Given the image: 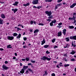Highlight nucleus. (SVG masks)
Returning <instances> with one entry per match:
<instances>
[{"mask_svg": "<svg viewBox=\"0 0 76 76\" xmlns=\"http://www.w3.org/2000/svg\"><path fill=\"white\" fill-rule=\"evenodd\" d=\"M45 13L47 15V16H49L48 17V19H52L53 18V15H52V12H51L47 11H45Z\"/></svg>", "mask_w": 76, "mask_h": 76, "instance_id": "nucleus-1", "label": "nucleus"}, {"mask_svg": "<svg viewBox=\"0 0 76 76\" xmlns=\"http://www.w3.org/2000/svg\"><path fill=\"white\" fill-rule=\"evenodd\" d=\"M41 60H44V61H45L46 60L48 61H50L51 59V58H49L45 56H44L42 58H41Z\"/></svg>", "mask_w": 76, "mask_h": 76, "instance_id": "nucleus-2", "label": "nucleus"}, {"mask_svg": "<svg viewBox=\"0 0 76 76\" xmlns=\"http://www.w3.org/2000/svg\"><path fill=\"white\" fill-rule=\"evenodd\" d=\"M39 0H34L32 2L33 4H37L38 3V1Z\"/></svg>", "mask_w": 76, "mask_h": 76, "instance_id": "nucleus-3", "label": "nucleus"}, {"mask_svg": "<svg viewBox=\"0 0 76 76\" xmlns=\"http://www.w3.org/2000/svg\"><path fill=\"white\" fill-rule=\"evenodd\" d=\"M2 67V69H4V70H7V69H9V67L7 66H6L4 65H3Z\"/></svg>", "mask_w": 76, "mask_h": 76, "instance_id": "nucleus-4", "label": "nucleus"}, {"mask_svg": "<svg viewBox=\"0 0 76 76\" xmlns=\"http://www.w3.org/2000/svg\"><path fill=\"white\" fill-rule=\"evenodd\" d=\"M61 5H62V4H61V3L59 4H57V5L55 6V9H58V7H59V6H61Z\"/></svg>", "mask_w": 76, "mask_h": 76, "instance_id": "nucleus-5", "label": "nucleus"}, {"mask_svg": "<svg viewBox=\"0 0 76 76\" xmlns=\"http://www.w3.org/2000/svg\"><path fill=\"white\" fill-rule=\"evenodd\" d=\"M8 39L9 40H13L14 39V37L12 36H8L7 37Z\"/></svg>", "mask_w": 76, "mask_h": 76, "instance_id": "nucleus-6", "label": "nucleus"}, {"mask_svg": "<svg viewBox=\"0 0 76 76\" xmlns=\"http://www.w3.org/2000/svg\"><path fill=\"white\" fill-rule=\"evenodd\" d=\"M18 9L15 8L12 9V11H13L14 13H15L18 11Z\"/></svg>", "mask_w": 76, "mask_h": 76, "instance_id": "nucleus-7", "label": "nucleus"}, {"mask_svg": "<svg viewBox=\"0 0 76 76\" xmlns=\"http://www.w3.org/2000/svg\"><path fill=\"white\" fill-rule=\"evenodd\" d=\"M66 29H65L63 30L62 33L64 35H66Z\"/></svg>", "mask_w": 76, "mask_h": 76, "instance_id": "nucleus-8", "label": "nucleus"}, {"mask_svg": "<svg viewBox=\"0 0 76 76\" xmlns=\"http://www.w3.org/2000/svg\"><path fill=\"white\" fill-rule=\"evenodd\" d=\"M19 4V2H15V3L13 4H12V5H13L14 6H18V4Z\"/></svg>", "mask_w": 76, "mask_h": 76, "instance_id": "nucleus-9", "label": "nucleus"}, {"mask_svg": "<svg viewBox=\"0 0 76 76\" xmlns=\"http://www.w3.org/2000/svg\"><path fill=\"white\" fill-rule=\"evenodd\" d=\"M76 5V3H74L70 6V8H73V7Z\"/></svg>", "mask_w": 76, "mask_h": 76, "instance_id": "nucleus-10", "label": "nucleus"}, {"mask_svg": "<svg viewBox=\"0 0 76 76\" xmlns=\"http://www.w3.org/2000/svg\"><path fill=\"white\" fill-rule=\"evenodd\" d=\"M45 43V39H43L42 41L41 45H43Z\"/></svg>", "mask_w": 76, "mask_h": 76, "instance_id": "nucleus-11", "label": "nucleus"}, {"mask_svg": "<svg viewBox=\"0 0 76 76\" xmlns=\"http://www.w3.org/2000/svg\"><path fill=\"white\" fill-rule=\"evenodd\" d=\"M1 18L2 19H4V18H6V16H5V15H4L3 14H2L1 15Z\"/></svg>", "mask_w": 76, "mask_h": 76, "instance_id": "nucleus-12", "label": "nucleus"}, {"mask_svg": "<svg viewBox=\"0 0 76 76\" xmlns=\"http://www.w3.org/2000/svg\"><path fill=\"white\" fill-rule=\"evenodd\" d=\"M20 73H22V74H23V73H24L25 70H24V69H22L20 71Z\"/></svg>", "mask_w": 76, "mask_h": 76, "instance_id": "nucleus-13", "label": "nucleus"}, {"mask_svg": "<svg viewBox=\"0 0 76 76\" xmlns=\"http://www.w3.org/2000/svg\"><path fill=\"white\" fill-rule=\"evenodd\" d=\"M61 32H58V37H60V36H61Z\"/></svg>", "mask_w": 76, "mask_h": 76, "instance_id": "nucleus-14", "label": "nucleus"}, {"mask_svg": "<svg viewBox=\"0 0 76 76\" xmlns=\"http://www.w3.org/2000/svg\"><path fill=\"white\" fill-rule=\"evenodd\" d=\"M28 66H25L24 65L23 66V69L24 70H26L27 69H28Z\"/></svg>", "mask_w": 76, "mask_h": 76, "instance_id": "nucleus-15", "label": "nucleus"}, {"mask_svg": "<svg viewBox=\"0 0 76 76\" xmlns=\"http://www.w3.org/2000/svg\"><path fill=\"white\" fill-rule=\"evenodd\" d=\"M3 19H1V18H0V24L1 25L3 24Z\"/></svg>", "mask_w": 76, "mask_h": 76, "instance_id": "nucleus-16", "label": "nucleus"}, {"mask_svg": "<svg viewBox=\"0 0 76 76\" xmlns=\"http://www.w3.org/2000/svg\"><path fill=\"white\" fill-rule=\"evenodd\" d=\"M21 37V34H19L18 35L17 37L16 38L18 39V38H20Z\"/></svg>", "mask_w": 76, "mask_h": 76, "instance_id": "nucleus-17", "label": "nucleus"}, {"mask_svg": "<svg viewBox=\"0 0 76 76\" xmlns=\"http://www.w3.org/2000/svg\"><path fill=\"white\" fill-rule=\"evenodd\" d=\"M53 1L52 0H45V2H49L51 3Z\"/></svg>", "mask_w": 76, "mask_h": 76, "instance_id": "nucleus-18", "label": "nucleus"}, {"mask_svg": "<svg viewBox=\"0 0 76 76\" xmlns=\"http://www.w3.org/2000/svg\"><path fill=\"white\" fill-rule=\"evenodd\" d=\"M65 39L66 40V41L67 42H69V40H70V39L69 37L65 38Z\"/></svg>", "mask_w": 76, "mask_h": 76, "instance_id": "nucleus-19", "label": "nucleus"}, {"mask_svg": "<svg viewBox=\"0 0 76 76\" xmlns=\"http://www.w3.org/2000/svg\"><path fill=\"white\" fill-rule=\"evenodd\" d=\"M72 47H76V44H74V45L73 44V42H72Z\"/></svg>", "mask_w": 76, "mask_h": 76, "instance_id": "nucleus-20", "label": "nucleus"}, {"mask_svg": "<svg viewBox=\"0 0 76 76\" xmlns=\"http://www.w3.org/2000/svg\"><path fill=\"white\" fill-rule=\"evenodd\" d=\"M57 21H56V20H53L52 21V23H56Z\"/></svg>", "mask_w": 76, "mask_h": 76, "instance_id": "nucleus-21", "label": "nucleus"}, {"mask_svg": "<svg viewBox=\"0 0 76 76\" xmlns=\"http://www.w3.org/2000/svg\"><path fill=\"white\" fill-rule=\"evenodd\" d=\"M48 47H49V45H45L44 46V47L45 48H48Z\"/></svg>", "mask_w": 76, "mask_h": 76, "instance_id": "nucleus-22", "label": "nucleus"}, {"mask_svg": "<svg viewBox=\"0 0 76 76\" xmlns=\"http://www.w3.org/2000/svg\"><path fill=\"white\" fill-rule=\"evenodd\" d=\"M10 46H11V45H7V48H12V47H10Z\"/></svg>", "mask_w": 76, "mask_h": 76, "instance_id": "nucleus-23", "label": "nucleus"}, {"mask_svg": "<svg viewBox=\"0 0 76 76\" xmlns=\"http://www.w3.org/2000/svg\"><path fill=\"white\" fill-rule=\"evenodd\" d=\"M13 36L14 37H16V36H18V34L16 33H13Z\"/></svg>", "mask_w": 76, "mask_h": 76, "instance_id": "nucleus-24", "label": "nucleus"}, {"mask_svg": "<svg viewBox=\"0 0 76 76\" xmlns=\"http://www.w3.org/2000/svg\"><path fill=\"white\" fill-rule=\"evenodd\" d=\"M69 28L70 29H73V28H74V26H69Z\"/></svg>", "mask_w": 76, "mask_h": 76, "instance_id": "nucleus-25", "label": "nucleus"}, {"mask_svg": "<svg viewBox=\"0 0 76 76\" xmlns=\"http://www.w3.org/2000/svg\"><path fill=\"white\" fill-rule=\"evenodd\" d=\"M39 32V30L38 29H36L34 31V33H37Z\"/></svg>", "mask_w": 76, "mask_h": 76, "instance_id": "nucleus-26", "label": "nucleus"}, {"mask_svg": "<svg viewBox=\"0 0 76 76\" xmlns=\"http://www.w3.org/2000/svg\"><path fill=\"white\" fill-rule=\"evenodd\" d=\"M27 70H29V72H31V73H32V72H33L32 70H31V69H28Z\"/></svg>", "mask_w": 76, "mask_h": 76, "instance_id": "nucleus-27", "label": "nucleus"}, {"mask_svg": "<svg viewBox=\"0 0 76 76\" xmlns=\"http://www.w3.org/2000/svg\"><path fill=\"white\" fill-rule=\"evenodd\" d=\"M70 66V64H65L64 65V67H67L68 66Z\"/></svg>", "mask_w": 76, "mask_h": 76, "instance_id": "nucleus-28", "label": "nucleus"}, {"mask_svg": "<svg viewBox=\"0 0 76 76\" xmlns=\"http://www.w3.org/2000/svg\"><path fill=\"white\" fill-rule=\"evenodd\" d=\"M70 39H74L73 36H70L69 37Z\"/></svg>", "mask_w": 76, "mask_h": 76, "instance_id": "nucleus-29", "label": "nucleus"}, {"mask_svg": "<svg viewBox=\"0 0 76 76\" xmlns=\"http://www.w3.org/2000/svg\"><path fill=\"white\" fill-rule=\"evenodd\" d=\"M75 51H72L70 53V54H71L73 55L75 53Z\"/></svg>", "mask_w": 76, "mask_h": 76, "instance_id": "nucleus-30", "label": "nucleus"}, {"mask_svg": "<svg viewBox=\"0 0 76 76\" xmlns=\"http://www.w3.org/2000/svg\"><path fill=\"white\" fill-rule=\"evenodd\" d=\"M50 26H54V25H53V23L52 22H51L50 23Z\"/></svg>", "mask_w": 76, "mask_h": 76, "instance_id": "nucleus-31", "label": "nucleus"}, {"mask_svg": "<svg viewBox=\"0 0 76 76\" xmlns=\"http://www.w3.org/2000/svg\"><path fill=\"white\" fill-rule=\"evenodd\" d=\"M42 6H39L37 7V9H41V8H42Z\"/></svg>", "mask_w": 76, "mask_h": 76, "instance_id": "nucleus-32", "label": "nucleus"}, {"mask_svg": "<svg viewBox=\"0 0 76 76\" xmlns=\"http://www.w3.org/2000/svg\"><path fill=\"white\" fill-rule=\"evenodd\" d=\"M20 30H21V29L19 27L17 28V31H20Z\"/></svg>", "mask_w": 76, "mask_h": 76, "instance_id": "nucleus-33", "label": "nucleus"}, {"mask_svg": "<svg viewBox=\"0 0 76 76\" xmlns=\"http://www.w3.org/2000/svg\"><path fill=\"white\" fill-rule=\"evenodd\" d=\"M45 75H48V73H47V71H45Z\"/></svg>", "mask_w": 76, "mask_h": 76, "instance_id": "nucleus-34", "label": "nucleus"}, {"mask_svg": "<svg viewBox=\"0 0 76 76\" xmlns=\"http://www.w3.org/2000/svg\"><path fill=\"white\" fill-rule=\"evenodd\" d=\"M71 61H75V59L73 58L72 59H71Z\"/></svg>", "mask_w": 76, "mask_h": 76, "instance_id": "nucleus-35", "label": "nucleus"}, {"mask_svg": "<svg viewBox=\"0 0 76 76\" xmlns=\"http://www.w3.org/2000/svg\"><path fill=\"white\" fill-rule=\"evenodd\" d=\"M46 20H47V21H48L49 22H50L51 21V20L50 19H46Z\"/></svg>", "mask_w": 76, "mask_h": 76, "instance_id": "nucleus-36", "label": "nucleus"}, {"mask_svg": "<svg viewBox=\"0 0 76 76\" xmlns=\"http://www.w3.org/2000/svg\"><path fill=\"white\" fill-rule=\"evenodd\" d=\"M55 40H56V39H53L52 40V42H53V43H54V42H55Z\"/></svg>", "mask_w": 76, "mask_h": 76, "instance_id": "nucleus-37", "label": "nucleus"}, {"mask_svg": "<svg viewBox=\"0 0 76 76\" xmlns=\"http://www.w3.org/2000/svg\"><path fill=\"white\" fill-rule=\"evenodd\" d=\"M26 61H29V59L28 58H26Z\"/></svg>", "mask_w": 76, "mask_h": 76, "instance_id": "nucleus-38", "label": "nucleus"}, {"mask_svg": "<svg viewBox=\"0 0 76 76\" xmlns=\"http://www.w3.org/2000/svg\"><path fill=\"white\" fill-rule=\"evenodd\" d=\"M33 23H34V22L32 20L31 21L30 23L31 25H32V24H33Z\"/></svg>", "mask_w": 76, "mask_h": 76, "instance_id": "nucleus-39", "label": "nucleus"}, {"mask_svg": "<svg viewBox=\"0 0 76 76\" xmlns=\"http://www.w3.org/2000/svg\"><path fill=\"white\" fill-rule=\"evenodd\" d=\"M62 0H58L57 1V2L58 3H60L61 1H62Z\"/></svg>", "mask_w": 76, "mask_h": 76, "instance_id": "nucleus-40", "label": "nucleus"}, {"mask_svg": "<svg viewBox=\"0 0 76 76\" xmlns=\"http://www.w3.org/2000/svg\"><path fill=\"white\" fill-rule=\"evenodd\" d=\"M31 63H35V61H34L32 60H31Z\"/></svg>", "mask_w": 76, "mask_h": 76, "instance_id": "nucleus-41", "label": "nucleus"}, {"mask_svg": "<svg viewBox=\"0 0 76 76\" xmlns=\"http://www.w3.org/2000/svg\"><path fill=\"white\" fill-rule=\"evenodd\" d=\"M46 54H50V52L48 50H47L46 52Z\"/></svg>", "mask_w": 76, "mask_h": 76, "instance_id": "nucleus-42", "label": "nucleus"}, {"mask_svg": "<svg viewBox=\"0 0 76 76\" xmlns=\"http://www.w3.org/2000/svg\"><path fill=\"white\" fill-rule=\"evenodd\" d=\"M23 39L24 40V41H26L27 39V38H26V37H23Z\"/></svg>", "mask_w": 76, "mask_h": 76, "instance_id": "nucleus-43", "label": "nucleus"}, {"mask_svg": "<svg viewBox=\"0 0 76 76\" xmlns=\"http://www.w3.org/2000/svg\"><path fill=\"white\" fill-rule=\"evenodd\" d=\"M73 38L74 39H75V40H76V36H74Z\"/></svg>", "mask_w": 76, "mask_h": 76, "instance_id": "nucleus-44", "label": "nucleus"}, {"mask_svg": "<svg viewBox=\"0 0 76 76\" xmlns=\"http://www.w3.org/2000/svg\"><path fill=\"white\" fill-rule=\"evenodd\" d=\"M29 73V71L28 70H27L26 71V72H25V73H26V74H28Z\"/></svg>", "mask_w": 76, "mask_h": 76, "instance_id": "nucleus-45", "label": "nucleus"}, {"mask_svg": "<svg viewBox=\"0 0 76 76\" xmlns=\"http://www.w3.org/2000/svg\"><path fill=\"white\" fill-rule=\"evenodd\" d=\"M39 25H41L42 26H44V24L42 23H40L39 24Z\"/></svg>", "mask_w": 76, "mask_h": 76, "instance_id": "nucleus-46", "label": "nucleus"}, {"mask_svg": "<svg viewBox=\"0 0 76 76\" xmlns=\"http://www.w3.org/2000/svg\"><path fill=\"white\" fill-rule=\"evenodd\" d=\"M51 76H56V75H55V74L54 73H52L51 74Z\"/></svg>", "mask_w": 76, "mask_h": 76, "instance_id": "nucleus-47", "label": "nucleus"}, {"mask_svg": "<svg viewBox=\"0 0 76 76\" xmlns=\"http://www.w3.org/2000/svg\"><path fill=\"white\" fill-rule=\"evenodd\" d=\"M73 19H74V20H75V19L76 18V17H75V16H73Z\"/></svg>", "mask_w": 76, "mask_h": 76, "instance_id": "nucleus-48", "label": "nucleus"}, {"mask_svg": "<svg viewBox=\"0 0 76 76\" xmlns=\"http://www.w3.org/2000/svg\"><path fill=\"white\" fill-rule=\"evenodd\" d=\"M62 25V23H60L58 24L59 26H60V25Z\"/></svg>", "mask_w": 76, "mask_h": 76, "instance_id": "nucleus-49", "label": "nucleus"}, {"mask_svg": "<svg viewBox=\"0 0 76 76\" xmlns=\"http://www.w3.org/2000/svg\"><path fill=\"white\" fill-rule=\"evenodd\" d=\"M69 48V46H67L66 45L64 46V48Z\"/></svg>", "mask_w": 76, "mask_h": 76, "instance_id": "nucleus-50", "label": "nucleus"}, {"mask_svg": "<svg viewBox=\"0 0 76 76\" xmlns=\"http://www.w3.org/2000/svg\"><path fill=\"white\" fill-rule=\"evenodd\" d=\"M21 60L23 61H26V59H22Z\"/></svg>", "mask_w": 76, "mask_h": 76, "instance_id": "nucleus-51", "label": "nucleus"}, {"mask_svg": "<svg viewBox=\"0 0 76 76\" xmlns=\"http://www.w3.org/2000/svg\"><path fill=\"white\" fill-rule=\"evenodd\" d=\"M5 64H7L8 63V61H5Z\"/></svg>", "mask_w": 76, "mask_h": 76, "instance_id": "nucleus-52", "label": "nucleus"}, {"mask_svg": "<svg viewBox=\"0 0 76 76\" xmlns=\"http://www.w3.org/2000/svg\"><path fill=\"white\" fill-rule=\"evenodd\" d=\"M57 27L58 28H61L62 26H57Z\"/></svg>", "mask_w": 76, "mask_h": 76, "instance_id": "nucleus-53", "label": "nucleus"}, {"mask_svg": "<svg viewBox=\"0 0 76 76\" xmlns=\"http://www.w3.org/2000/svg\"><path fill=\"white\" fill-rule=\"evenodd\" d=\"M54 48H58V46H55L54 47Z\"/></svg>", "mask_w": 76, "mask_h": 76, "instance_id": "nucleus-54", "label": "nucleus"}, {"mask_svg": "<svg viewBox=\"0 0 76 76\" xmlns=\"http://www.w3.org/2000/svg\"><path fill=\"white\" fill-rule=\"evenodd\" d=\"M0 50H1V51H3V50H4V49L2 48H0Z\"/></svg>", "mask_w": 76, "mask_h": 76, "instance_id": "nucleus-55", "label": "nucleus"}, {"mask_svg": "<svg viewBox=\"0 0 76 76\" xmlns=\"http://www.w3.org/2000/svg\"><path fill=\"white\" fill-rule=\"evenodd\" d=\"M22 65H23L21 63H20V66H22Z\"/></svg>", "mask_w": 76, "mask_h": 76, "instance_id": "nucleus-56", "label": "nucleus"}, {"mask_svg": "<svg viewBox=\"0 0 76 76\" xmlns=\"http://www.w3.org/2000/svg\"><path fill=\"white\" fill-rule=\"evenodd\" d=\"M56 67H58V69H59L60 68V67H59V65H57L56 66Z\"/></svg>", "mask_w": 76, "mask_h": 76, "instance_id": "nucleus-57", "label": "nucleus"}, {"mask_svg": "<svg viewBox=\"0 0 76 76\" xmlns=\"http://www.w3.org/2000/svg\"><path fill=\"white\" fill-rule=\"evenodd\" d=\"M31 64H31V63H29L28 64V65L29 66H31Z\"/></svg>", "mask_w": 76, "mask_h": 76, "instance_id": "nucleus-58", "label": "nucleus"}, {"mask_svg": "<svg viewBox=\"0 0 76 76\" xmlns=\"http://www.w3.org/2000/svg\"><path fill=\"white\" fill-rule=\"evenodd\" d=\"M73 15H74V16H75V15H76V12L74 13L73 14Z\"/></svg>", "mask_w": 76, "mask_h": 76, "instance_id": "nucleus-59", "label": "nucleus"}, {"mask_svg": "<svg viewBox=\"0 0 76 76\" xmlns=\"http://www.w3.org/2000/svg\"><path fill=\"white\" fill-rule=\"evenodd\" d=\"M26 5L27 6H29V3H27L26 4Z\"/></svg>", "mask_w": 76, "mask_h": 76, "instance_id": "nucleus-60", "label": "nucleus"}, {"mask_svg": "<svg viewBox=\"0 0 76 76\" xmlns=\"http://www.w3.org/2000/svg\"><path fill=\"white\" fill-rule=\"evenodd\" d=\"M15 56H18V54H17V53H15Z\"/></svg>", "mask_w": 76, "mask_h": 76, "instance_id": "nucleus-61", "label": "nucleus"}, {"mask_svg": "<svg viewBox=\"0 0 76 76\" xmlns=\"http://www.w3.org/2000/svg\"><path fill=\"white\" fill-rule=\"evenodd\" d=\"M30 31L31 32H32L33 31H32V30L31 29H30Z\"/></svg>", "mask_w": 76, "mask_h": 76, "instance_id": "nucleus-62", "label": "nucleus"}, {"mask_svg": "<svg viewBox=\"0 0 76 76\" xmlns=\"http://www.w3.org/2000/svg\"><path fill=\"white\" fill-rule=\"evenodd\" d=\"M74 22H73V23H76V20H74Z\"/></svg>", "mask_w": 76, "mask_h": 76, "instance_id": "nucleus-63", "label": "nucleus"}, {"mask_svg": "<svg viewBox=\"0 0 76 76\" xmlns=\"http://www.w3.org/2000/svg\"><path fill=\"white\" fill-rule=\"evenodd\" d=\"M64 60L65 61H67V59H66V58H65Z\"/></svg>", "mask_w": 76, "mask_h": 76, "instance_id": "nucleus-64", "label": "nucleus"}]
</instances>
